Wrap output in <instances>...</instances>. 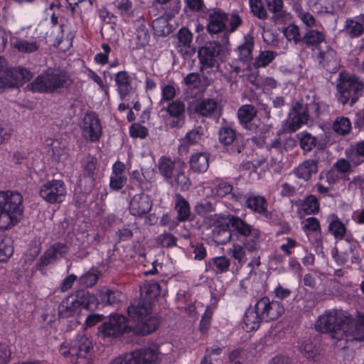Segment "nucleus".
<instances>
[{"mask_svg":"<svg viewBox=\"0 0 364 364\" xmlns=\"http://www.w3.org/2000/svg\"><path fill=\"white\" fill-rule=\"evenodd\" d=\"M352 316L342 309L326 310L320 315L316 323L315 329L321 333H327L332 338L343 341L346 338V330Z\"/></svg>","mask_w":364,"mask_h":364,"instance_id":"nucleus-1","label":"nucleus"},{"mask_svg":"<svg viewBox=\"0 0 364 364\" xmlns=\"http://www.w3.org/2000/svg\"><path fill=\"white\" fill-rule=\"evenodd\" d=\"M22 196L15 191L0 192V230L16 225L23 213Z\"/></svg>","mask_w":364,"mask_h":364,"instance_id":"nucleus-2","label":"nucleus"},{"mask_svg":"<svg viewBox=\"0 0 364 364\" xmlns=\"http://www.w3.org/2000/svg\"><path fill=\"white\" fill-rule=\"evenodd\" d=\"M99 306L97 297L86 289H80L65 298L59 304V317L65 318L74 316L81 307L94 311Z\"/></svg>","mask_w":364,"mask_h":364,"instance_id":"nucleus-3","label":"nucleus"},{"mask_svg":"<svg viewBox=\"0 0 364 364\" xmlns=\"http://www.w3.org/2000/svg\"><path fill=\"white\" fill-rule=\"evenodd\" d=\"M336 98L339 103L353 106L363 94L364 83L355 75L343 71L339 73L336 85Z\"/></svg>","mask_w":364,"mask_h":364,"instance_id":"nucleus-4","label":"nucleus"},{"mask_svg":"<svg viewBox=\"0 0 364 364\" xmlns=\"http://www.w3.org/2000/svg\"><path fill=\"white\" fill-rule=\"evenodd\" d=\"M222 42H210L198 50V56L201 65L200 70L204 68H214L225 77L227 63L225 54L223 50Z\"/></svg>","mask_w":364,"mask_h":364,"instance_id":"nucleus-5","label":"nucleus"},{"mask_svg":"<svg viewBox=\"0 0 364 364\" xmlns=\"http://www.w3.org/2000/svg\"><path fill=\"white\" fill-rule=\"evenodd\" d=\"M69 77L60 72L48 70L38 75L33 82L27 85L33 92H54L58 89L67 87Z\"/></svg>","mask_w":364,"mask_h":364,"instance_id":"nucleus-6","label":"nucleus"},{"mask_svg":"<svg viewBox=\"0 0 364 364\" xmlns=\"http://www.w3.org/2000/svg\"><path fill=\"white\" fill-rule=\"evenodd\" d=\"M92 342L85 336H77L71 341L67 350H63L64 357H70L73 364H90L92 359Z\"/></svg>","mask_w":364,"mask_h":364,"instance_id":"nucleus-7","label":"nucleus"},{"mask_svg":"<svg viewBox=\"0 0 364 364\" xmlns=\"http://www.w3.org/2000/svg\"><path fill=\"white\" fill-rule=\"evenodd\" d=\"M301 42L307 48H311L312 50H317L316 58L320 65L323 68L328 66V56L333 52L332 49L328 50H321V44L326 42V34L323 31H320L314 28H306V33L302 36Z\"/></svg>","mask_w":364,"mask_h":364,"instance_id":"nucleus-8","label":"nucleus"},{"mask_svg":"<svg viewBox=\"0 0 364 364\" xmlns=\"http://www.w3.org/2000/svg\"><path fill=\"white\" fill-rule=\"evenodd\" d=\"M4 58H0V64ZM33 77V73L24 68H13L4 70L0 65V88L19 87L28 82Z\"/></svg>","mask_w":364,"mask_h":364,"instance_id":"nucleus-9","label":"nucleus"},{"mask_svg":"<svg viewBox=\"0 0 364 364\" xmlns=\"http://www.w3.org/2000/svg\"><path fill=\"white\" fill-rule=\"evenodd\" d=\"M129 331L127 318L124 316L116 314L98 327L97 333L104 338H117Z\"/></svg>","mask_w":364,"mask_h":364,"instance_id":"nucleus-10","label":"nucleus"},{"mask_svg":"<svg viewBox=\"0 0 364 364\" xmlns=\"http://www.w3.org/2000/svg\"><path fill=\"white\" fill-rule=\"evenodd\" d=\"M254 306L264 322L276 320L284 312V308L281 301L270 300L268 296L260 298Z\"/></svg>","mask_w":364,"mask_h":364,"instance_id":"nucleus-11","label":"nucleus"},{"mask_svg":"<svg viewBox=\"0 0 364 364\" xmlns=\"http://www.w3.org/2000/svg\"><path fill=\"white\" fill-rule=\"evenodd\" d=\"M206 30L210 36L223 33L221 40L223 46L228 43V31H226V21L228 15L220 9L209 10L207 14Z\"/></svg>","mask_w":364,"mask_h":364,"instance_id":"nucleus-12","label":"nucleus"},{"mask_svg":"<svg viewBox=\"0 0 364 364\" xmlns=\"http://www.w3.org/2000/svg\"><path fill=\"white\" fill-rule=\"evenodd\" d=\"M39 195L47 203H60L65 198V184L61 180L48 181L41 186Z\"/></svg>","mask_w":364,"mask_h":364,"instance_id":"nucleus-13","label":"nucleus"},{"mask_svg":"<svg viewBox=\"0 0 364 364\" xmlns=\"http://www.w3.org/2000/svg\"><path fill=\"white\" fill-rule=\"evenodd\" d=\"M174 46L183 57H191L196 53V48L192 44L193 33L186 27H182L176 35Z\"/></svg>","mask_w":364,"mask_h":364,"instance_id":"nucleus-14","label":"nucleus"},{"mask_svg":"<svg viewBox=\"0 0 364 364\" xmlns=\"http://www.w3.org/2000/svg\"><path fill=\"white\" fill-rule=\"evenodd\" d=\"M185 109L184 102L179 100H176L170 102L166 107L161 110H165L171 118L168 124L171 128H181L185 122Z\"/></svg>","mask_w":364,"mask_h":364,"instance_id":"nucleus-15","label":"nucleus"},{"mask_svg":"<svg viewBox=\"0 0 364 364\" xmlns=\"http://www.w3.org/2000/svg\"><path fill=\"white\" fill-rule=\"evenodd\" d=\"M152 200L144 193L135 194L130 200L129 210L136 217L142 218L146 215L152 208Z\"/></svg>","mask_w":364,"mask_h":364,"instance_id":"nucleus-16","label":"nucleus"},{"mask_svg":"<svg viewBox=\"0 0 364 364\" xmlns=\"http://www.w3.org/2000/svg\"><path fill=\"white\" fill-rule=\"evenodd\" d=\"M102 134L100 121L95 113H87L85 115L82 125V134L90 141H97Z\"/></svg>","mask_w":364,"mask_h":364,"instance_id":"nucleus-17","label":"nucleus"},{"mask_svg":"<svg viewBox=\"0 0 364 364\" xmlns=\"http://www.w3.org/2000/svg\"><path fill=\"white\" fill-rule=\"evenodd\" d=\"M68 251L67 245L61 242L54 243L39 258L37 266L39 269H43L49 264L57 261L63 257Z\"/></svg>","mask_w":364,"mask_h":364,"instance_id":"nucleus-18","label":"nucleus"},{"mask_svg":"<svg viewBox=\"0 0 364 364\" xmlns=\"http://www.w3.org/2000/svg\"><path fill=\"white\" fill-rule=\"evenodd\" d=\"M257 114V110L252 105H243L238 109L237 115L242 127L253 132L258 127V124L255 120Z\"/></svg>","mask_w":364,"mask_h":364,"instance_id":"nucleus-19","label":"nucleus"},{"mask_svg":"<svg viewBox=\"0 0 364 364\" xmlns=\"http://www.w3.org/2000/svg\"><path fill=\"white\" fill-rule=\"evenodd\" d=\"M245 208L250 210L252 213L269 218L271 213L268 210V202L265 196L255 194H249L245 198Z\"/></svg>","mask_w":364,"mask_h":364,"instance_id":"nucleus-20","label":"nucleus"},{"mask_svg":"<svg viewBox=\"0 0 364 364\" xmlns=\"http://www.w3.org/2000/svg\"><path fill=\"white\" fill-rule=\"evenodd\" d=\"M182 166H186L183 161H173L167 156L161 157L158 163L159 171L167 183Z\"/></svg>","mask_w":364,"mask_h":364,"instance_id":"nucleus-21","label":"nucleus"},{"mask_svg":"<svg viewBox=\"0 0 364 364\" xmlns=\"http://www.w3.org/2000/svg\"><path fill=\"white\" fill-rule=\"evenodd\" d=\"M292 112L289 117L288 131L295 132L307 123L309 118L308 112L304 110L302 104L299 102H296L293 107Z\"/></svg>","mask_w":364,"mask_h":364,"instance_id":"nucleus-22","label":"nucleus"},{"mask_svg":"<svg viewBox=\"0 0 364 364\" xmlns=\"http://www.w3.org/2000/svg\"><path fill=\"white\" fill-rule=\"evenodd\" d=\"M252 230V226L245 220L229 214V242H230L233 235L237 237H247L250 235Z\"/></svg>","mask_w":364,"mask_h":364,"instance_id":"nucleus-23","label":"nucleus"},{"mask_svg":"<svg viewBox=\"0 0 364 364\" xmlns=\"http://www.w3.org/2000/svg\"><path fill=\"white\" fill-rule=\"evenodd\" d=\"M353 340L364 342V313L359 314L355 320L353 318L347 327L345 341Z\"/></svg>","mask_w":364,"mask_h":364,"instance_id":"nucleus-24","label":"nucleus"},{"mask_svg":"<svg viewBox=\"0 0 364 364\" xmlns=\"http://www.w3.org/2000/svg\"><path fill=\"white\" fill-rule=\"evenodd\" d=\"M134 30L133 41L135 42L136 48L139 49L146 46L150 39V34L143 18L140 17L134 22Z\"/></svg>","mask_w":364,"mask_h":364,"instance_id":"nucleus-25","label":"nucleus"},{"mask_svg":"<svg viewBox=\"0 0 364 364\" xmlns=\"http://www.w3.org/2000/svg\"><path fill=\"white\" fill-rule=\"evenodd\" d=\"M318 161L316 159H307L300 164L293 171V173L300 179L309 181L312 175L318 171Z\"/></svg>","mask_w":364,"mask_h":364,"instance_id":"nucleus-26","label":"nucleus"},{"mask_svg":"<svg viewBox=\"0 0 364 364\" xmlns=\"http://www.w3.org/2000/svg\"><path fill=\"white\" fill-rule=\"evenodd\" d=\"M114 81L119 97L123 100L132 90V77L127 71H119L116 73Z\"/></svg>","mask_w":364,"mask_h":364,"instance_id":"nucleus-27","label":"nucleus"},{"mask_svg":"<svg viewBox=\"0 0 364 364\" xmlns=\"http://www.w3.org/2000/svg\"><path fill=\"white\" fill-rule=\"evenodd\" d=\"M151 306L148 301L140 299L132 303L127 309L129 316L137 323L142 321L150 313Z\"/></svg>","mask_w":364,"mask_h":364,"instance_id":"nucleus-28","label":"nucleus"},{"mask_svg":"<svg viewBox=\"0 0 364 364\" xmlns=\"http://www.w3.org/2000/svg\"><path fill=\"white\" fill-rule=\"evenodd\" d=\"M345 31L350 38H357L364 33V14L348 18L345 21Z\"/></svg>","mask_w":364,"mask_h":364,"instance_id":"nucleus-29","label":"nucleus"},{"mask_svg":"<svg viewBox=\"0 0 364 364\" xmlns=\"http://www.w3.org/2000/svg\"><path fill=\"white\" fill-rule=\"evenodd\" d=\"M262 322L264 321L254 306L246 310L243 317L242 328L246 332H252L257 330Z\"/></svg>","mask_w":364,"mask_h":364,"instance_id":"nucleus-30","label":"nucleus"},{"mask_svg":"<svg viewBox=\"0 0 364 364\" xmlns=\"http://www.w3.org/2000/svg\"><path fill=\"white\" fill-rule=\"evenodd\" d=\"M345 154L354 166H358L364 162V140H360L346 149Z\"/></svg>","mask_w":364,"mask_h":364,"instance_id":"nucleus-31","label":"nucleus"},{"mask_svg":"<svg viewBox=\"0 0 364 364\" xmlns=\"http://www.w3.org/2000/svg\"><path fill=\"white\" fill-rule=\"evenodd\" d=\"M296 205L306 215H316L320 210V203L316 196L310 194L303 200H299Z\"/></svg>","mask_w":364,"mask_h":364,"instance_id":"nucleus-32","label":"nucleus"},{"mask_svg":"<svg viewBox=\"0 0 364 364\" xmlns=\"http://www.w3.org/2000/svg\"><path fill=\"white\" fill-rule=\"evenodd\" d=\"M159 323V319L157 316L145 317V318L136 324L134 331L136 334L145 336L156 330Z\"/></svg>","mask_w":364,"mask_h":364,"instance_id":"nucleus-33","label":"nucleus"},{"mask_svg":"<svg viewBox=\"0 0 364 364\" xmlns=\"http://www.w3.org/2000/svg\"><path fill=\"white\" fill-rule=\"evenodd\" d=\"M190 168L195 173H204L209 167V155L205 152L193 154L189 161Z\"/></svg>","mask_w":364,"mask_h":364,"instance_id":"nucleus-34","label":"nucleus"},{"mask_svg":"<svg viewBox=\"0 0 364 364\" xmlns=\"http://www.w3.org/2000/svg\"><path fill=\"white\" fill-rule=\"evenodd\" d=\"M174 208L177 212V219L179 222H185L189 220L191 208L188 202L179 193L176 194Z\"/></svg>","mask_w":364,"mask_h":364,"instance_id":"nucleus-35","label":"nucleus"},{"mask_svg":"<svg viewBox=\"0 0 364 364\" xmlns=\"http://www.w3.org/2000/svg\"><path fill=\"white\" fill-rule=\"evenodd\" d=\"M185 168L186 166H182L168 182L172 187L179 189L181 191H188L191 186V181L186 175L184 171Z\"/></svg>","mask_w":364,"mask_h":364,"instance_id":"nucleus-36","label":"nucleus"},{"mask_svg":"<svg viewBox=\"0 0 364 364\" xmlns=\"http://www.w3.org/2000/svg\"><path fill=\"white\" fill-rule=\"evenodd\" d=\"M201 139V133L198 129H193L188 132L184 138L181 140V144L178 146V153L180 155H186L188 153L190 146L196 144Z\"/></svg>","mask_w":364,"mask_h":364,"instance_id":"nucleus-37","label":"nucleus"},{"mask_svg":"<svg viewBox=\"0 0 364 364\" xmlns=\"http://www.w3.org/2000/svg\"><path fill=\"white\" fill-rule=\"evenodd\" d=\"M218 103L213 99H204L196 103L194 111L203 117L211 116L217 109Z\"/></svg>","mask_w":364,"mask_h":364,"instance_id":"nucleus-38","label":"nucleus"},{"mask_svg":"<svg viewBox=\"0 0 364 364\" xmlns=\"http://www.w3.org/2000/svg\"><path fill=\"white\" fill-rule=\"evenodd\" d=\"M98 296V301H100L104 306H107L118 304L121 301L122 294L103 287L99 291Z\"/></svg>","mask_w":364,"mask_h":364,"instance_id":"nucleus-39","label":"nucleus"},{"mask_svg":"<svg viewBox=\"0 0 364 364\" xmlns=\"http://www.w3.org/2000/svg\"><path fill=\"white\" fill-rule=\"evenodd\" d=\"M299 146L304 153L312 151L317 144V139L306 131H303L297 134Z\"/></svg>","mask_w":364,"mask_h":364,"instance_id":"nucleus-40","label":"nucleus"},{"mask_svg":"<svg viewBox=\"0 0 364 364\" xmlns=\"http://www.w3.org/2000/svg\"><path fill=\"white\" fill-rule=\"evenodd\" d=\"M154 34L158 36H166L172 31L171 26L168 23L166 16H160L152 22Z\"/></svg>","mask_w":364,"mask_h":364,"instance_id":"nucleus-41","label":"nucleus"},{"mask_svg":"<svg viewBox=\"0 0 364 364\" xmlns=\"http://www.w3.org/2000/svg\"><path fill=\"white\" fill-rule=\"evenodd\" d=\"M254 41L252 37H245L244 43L238 47V55L241 61L249 62L252 59Z\"/></svg>","mask_w":364,"mask_h":364,"instance_id":"nucleus-42","label":"nucleus"},{"mask_svg":"<svg viewBox=\"0 0 364 364\" xmlns=\"http://www.w3.org/2000/svg\"><path fill=\"white\" fill-rule=\"evenodd\" d=\"M140 292L144 297L142 299L150 303L151 299L160 294V285L156 282L144 284L140 287Z\"/></svg>","mask_w":364,"mask_h":364,"instance_id":"nucleus-43","label":"nucleus"},{"mask_svg":"<svg viewBox=\"0 0 364 364\" xmlns=\"http://www.w3.org/2000/svg\"><path fill=\"white\" fill-rule=\"evenodd\" d=\"M11 44L19 52L24 53H31L36 51L39 48V45L35 41H28L21 38H14L11 41Z\"/></svg>","mask_w":364,"mask_h":364,"instance_id":"nucleus-44","label":"nucleus"},{"mask_svg":"<svg viewBox=\"0 0 364 364\" xmlns=\"http://www.w3.org/2000/svg\"><path fill=\"white\" fill-rule=\"evenodd\" d=\"M346 230V225L336 215L328 225V231L336 240H343Z\"/></svg>","mask_w":364,"mask_h":364,"instance_id":"nucleus-45","label":"nucleus"},{"mask_svg":"<svg viewBox=\"0 0 364 364\" xmlns=\"http://www.w3.org/2000/svg\"><path fill=\"white\" fill-rule=\"evenodd\" d=\"M332 129L337 134L344 136L351 131V122L348 117H338L333 123Z\"/></svg>","mask_w":364,"mask_h":364,"instance_id":"nucleus-46","label":"nucleus"},{"mask_svg":"<svg viewBox=\"0 0 364 364\" xmlns=\"http://www.w3.org/2000/svg\"><path fill=\"white\" fill-rule=\"evenodd\" d=\"M294 11L296 17L305 25L306 28H314L317 26V21L313 14L305 11L301 6H296Z\"/></svg>","mask_w":364,"mask_h":364,"instance_id":"nucleus-47","label":"nucleus"},{"mask_svg":"<svg viewBox=\"0 0 364 364\" xmlns=\"http://www.w3.org/2000/svg\"><path fill=\"white\" fill-rule=\"evenodd\" d=\"M228 231V223L216 222L212 229L213 240L218 244H225L227 238L225 237L222 238L223 235L226 234Z\"/></svg>","mask_w":364,"mask_h":364,"instance_id":"nucleus-48","label":"nucleus"},{"mask_svg":"<svg viewBox=\"0 0 364 364\" xmlns=\"http://www.w3.org/2000/svg\"><path fill=\"white\" fill-rule=\"evenodd\" d=\"M14 253L12 240L9 237H0V262L6 261Z\"/></svg>","mask_w":364,"mask_h":364,"instance_id":"nucleus-49","label":"nucleus"},{"mask_svg":"<svg viewBox=\"0 0 364 364\" xmlns=\"http://www.w3.org/2000/svg\"><path fill=\"white\" fill-rule=\"evenodd\" d=\"M249 4L251 12L255 16L261 20L267 19V11L262 0H249Z\"/></svg>","mask_w":364,"mask_h":364,"instance_id":"nucleus-50","label":"nucleus"},{"mask_svg":"<svg viewBox=\"0 0 364 364\" xmlns=\"http://www.w3.org/2000/svg\"><path fill=\"white\" fill-rule=\"evenodd\" d=\"M318 350L319 348L310 340L304 341L300 347L301 353L309 360L315 359L318 355Z\"/></svg>","mask_w":364,"mask_h":364,"instance_id":"nucleus-51","label":"nucleus"},{"mask_svg":"<svg viewBox=\"0 0 364 364\" xmlns=\"http://www.w3.org/2000/svg\"><path fill=\"white\" fill-rule=\"evenodd\" d=\"M268 10L274 14L277 19L284 17V2L283 0H264Z\"/></svg>","mask_w":364,"mask_h":364,"instance_id":"nucleus-52","label":"nucleus"},{"mask_svg":"<svg viewBox=\"0 0 364 364\" xmlns=\"http://www.w3.org/2000/svg\"><path fill=\"white\" fill-rule=\"evenodd\" d=\"M276 55L277 53L272 50L262 51L255 58L254 65L256 68L266 67L275 58Z\"/></svg>","mask_w":364,"mask_h":364,"instance_id":"nucleus-53","label":"nucleus"},{"mask_svg":"<svg viewBox=\"0 0 364 364\" xmlns=\"http://www.w3.org/2000/svg\"><path fill=\"white\" fill-rule=\"evenodd\" d=\"M284 35L289 41H293L295 43L301 42L302 36L298 26L295 24H289L284 30Z\"/></svg>","mask_w":364,"mask_h":364,"instance_id":"nucleus-54","label":"nucleus"},{"mask_svg":"<svg viewBox=\"0 0 364 364\" xmlns=\"http://www.w3.org/2000/svg\"><path fill=\"white\" fill-rule=\"evenodd\" d=\"M351 161L347 159H338L333 164V168L342 176L348 174L351 171Z\"/></svg>","mask_w":364,"mask_h":364,"instance_id":"nucleus-55","label":"nucleus"},{"mask_svg":"<svg viewBox=\"0 0 364 364\" xmlns=\"http://www.w3.org/2000/svg\"><path fill=\"white\" fill-rule=\"evenodd\" d=\"M344 4L343 0H324L323 7L325 13L333 14L341 11Z\"/></svg>","mask_w":364,"mask_h":364,"instance_id":"nucleus-56","label":"nucleus"},{"mask_svg":"<svg viewBox=\"0 0 364 364\" xmlns=\"http://www.w3.org/2000/svg\"><path fill=\"white\" fill-rule=\"evenodd\" d=\"M97 159L91 155L87 156L82 160L84 174L87 177H93L96 168Z\"/></svg>","mask_w":364,"mask_h":364,"instance_id":"nucleus-57","label":"nucleus"},{"mask_svg":"<svg viewBox=\"0 0 364 364\" xmlns=\"http://www.w3.org/2000/svg\"><path fill=\"white\" fill-rule=\"evenodd\" d=\"M195 212L201 216H204L214 210L213 204L207 199H203L194 207Z\"/></svg>","mask_w":364,"mask_h":364,"instance_id":"nucleus-58","label":"nucleus"},{"mask_svg":"<svg viewBox=\"0 0 364 364\" xmlns=\"http://www.w3.org/2000/svg\"><path fill=\"white\" fill-rule=\"evenodd\" d=\"M303 229L304 232L310 231L321 234V225L319 220L315 217H309L304 222Z\"/></svg>","mask_w":364,"mask_h":364,"instance_id":"nucleus-59","label":"nucleus"},{"mask_svg":"<svg viewBox=\"0 0 364 364\" xmlns=\"http://www.w3.org/2000/svg\"><path fill=\"white\" fill-rule=\"evenodd\" d=\"M98 275L93 272H86L82 275L79 282L80 284L86 288L93 287L98 281Z\"/></svg>","mask_w":364,"mask_h":364,"instance_id":"nucleus-60","label":"nucleus"},{"mask_svg":"<svg viewBox=\"0 0 364 364\" xmlns=\"http://www.w3.org/2000/svg\"><path fill=\"white\" fill-rule=\"evenodd\" d=\"M127 176L121 175H111L109 187L114 191L122 189L127 183Z\"/></svg>","mask_w":364,"mask_h":364,"instance_id":"nucleus-61","label":"nucleus"},{"mask_svg":"<svg viewBox=\"0 0 364 364\" xmlns=\"http://www.w3.org/2000/svg\"><path fill=\"white\" fill-rule=\"evenodd\" d=\"M130 136L134 138L144 139L148 134L147 129L139 124H132L129 127Z\"/></svg>","mask_w":364,"mask_h":364,"instance_id":"nucleus-62","label":"nucleus"},{"mask_svg":"<svg viewBox=\"0 0 364 364\" xmlns=\"http://www.w3.org/2000/svg\"><path fill=\"white\" fill-rule=\"evenodd\" d=\"M213 269L216 273H223L228 270V259L225 256L213 258Z\"/></svg>","mask_w":364,"mask_h":364,"instance_id":"nucleus-63","label":"nucleus"},{"mask_svg":"<svg viewBox=\"0 0 364 364\" xmlns=\"http://www.w3.org/2000/svg\"><path fill=\"white\" fill-rule=\"evenodd\" d=\"M286 242L280 245V250L287 256H290L293 254V249L299 245L296 240L292 237H287L285 238Z\"/></svg>","mask_w":364,"mask_h":364,"instance_id":"nucleus-64","label":"nucleus"}]
</instances>
